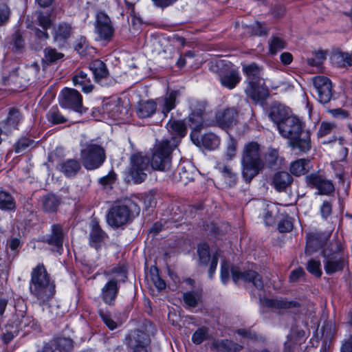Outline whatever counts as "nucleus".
I'll list each match as a JSON object with an SVG mask.
<instances>
[{"instance_id": "58836bf2", "label": "nucleus", "mask_w": 352, "mask_h": 352, "mask_svg": "<svg viewBox=\"0 0 352 352\" xmlns=\"http://www.w3.org/2000/svg\"><path fill=\"white\" fill-rule=\"evenodd\" d=\"M202 146L209 150L218 148L220 144V139L214 133H208L204 134L201 140Z\"/></svg>"}, {"instance_id": "49530a36", "label": "nucleus", "mask_w": 352, "mask_h": 352, "mask_svg": "<svg viewBox=\"0 0 352 352\" xmlns=\"http://www.w3.org/2000/svg\"><path fill=\"white\" fill-rule=\"evenodd\" d=\"M332 60L338 64L340 67H344L346 65H352V54L346 53H336L332 56Z\"/></svg>"}, {"instance_id": "de8ad7c7", "label": "nucleus", "mask_w": 352, "mask_h": 352, "mask_svg": "<svg viewBox=\"0 0 352 352\" xmlns=\"http://www.w3.org/2000/svg\"><path fill=\"white\" fill-rule=\"evenodd\" d=\"M277 213V208L276 206H267L264 214V221L266 226H270L275 223V216Z\"/></svg>"}, {"instance_id": "4be33fe9", "label": "nucleus", "mask_w": 352, "mask_h": 352, "mask_svg": "<svg viewBox=\"0 0 352 352\" xmlns=\"http://www.w3.org/2000/svg\"><path fill=\"white\" fill-rule=\"evenodd\" d=\"M106 233L101 229L97 221H92L89 232V245L98 250L101 247L107 238Z\"/></svg>"}, {"instance_id": "423d86ee", "label": "nucleus", "mask_w": 352, "mask_h": 352, "mask_svg": "<svg viewBox=\"0 0 352 352\" xmlns=\"http://www.w3.org/2000/svg\"><path fill=\"white\" fill-rule=\"evenodd\" d=\"M173 146L170 140L166 139L157 143L151 158V166L155 170L166 171L170 168V153Z\"/></svg>"}, {"instance_id": "f3484780", "label": "nucleus", "mask_w": 352, "mask_h": 352, "mask_svg": "<svg viewBox=\"0 0 352 352\" xmlns=\"http://www.w3.org/2000/svg\"><path fill=\"white\" fill-rule=\"evenodd\" d=\"M238 112L234 108H227L218 111L214 116L212 125L223 129H230L236 124Z\"/></svg>"}, {"instance_id": "1a4fd4ad", "label": "nucleus", "mask_w": 352, "mask_h": 352, "mask_svg": "<svg viewBox=\"0 0 352 352\" xmlns=\"http://www.w3.org/2000/svg\"><path fill=\"white\" fill-rule=\"evenodd\" d=\"M150 335L140 329L131 331L126 338V344L132 352H151Z\"/></svg>"}, {"instance_id": "5fc2aeb1", "label": "nucleus", "mask_w": 352, "mask_h": 352, "mask_svg": "<svg viewBox=\"0 0 352 352\" xmlns=\"http://www.w3.org/2000/svg\"><path fill=\"white\" fill-rule=\"evenodd\" d=\"M336 128V126L333 123L322 122L320 125L318 136L319 138L324 137L330 134Z\"/></svg>"}, {"instance_id": "39448f33", "label": "nucleus", "mask_w": 352, "mask_h": 352, "mask_svg": "<svg viewBox=\"0 0 352 352\" xmlns=\"http://www.w3.org/2000/svg\"><path fill=\"white\" fill-rule=\"evenodd\" d=\"M80 159L83 166L88 170L98 168L106 159L103 147L92 141L87 143L80 152Z\"/></svg>"}, {"instance_id": "9d476101", "label": "nucleus", "mask_w": 352, "mask_h": 352, "mask_svg": "<svg viewBox=\"0 0 352 352\" xmlns=\"http://www.w3.org/2000/svg\"><path fill=\"white\" fill-rule=\"evenodd\" d=\"M94 31L96 39L100 41L109 42L113 37L114 28L109 16L103 12H98L96 16Z\"/></svg>"}, {"instance_id": "4d7b16f0", "label": "nucleus", "mask_w": 352, "mask_h": 352, "mask_svg": "<svg viewBox=\"0 0 352 352\" xmlns=\"http://www.w3.org/2000/svg\"><path fill=\"white\" fill-rule=\"evenodd\" d=\"M248 32L250 35L262 36L267 34V30L261 23L256 21L251 27H248Z\"/></svg>"}, {"instance_id": "0e129e2a", "label": "nucleus", "mask_w": 352, "mask_h": 352, "mask_svg": "<svg viewBox=\"0 0 352 352\" xmlns=\"http://www.w3.org/2000/svg\"><path fill=\"white\" fill-rule=\"evenodd\" d=\"M37 21L39 25L44 30H47L52 25V21L50 16L42 13L38 14Z\"/></svg>"}, {"instance_id": "f257e3e1", "label": "nucleus", "mask_w": 352, "mask_h": 352, "mask_svg": "<svg viewBox=\"0 0 352 352\" xmlns=\"http://www.w3.org/2000/svg\"><path fill=\"white\" fill-rule=\"evenodd\" d=\"M302 122L292 115L278 125V130L282 137L288 139L289 145L293 151L307 153L311 147L309 131L303 130Z\"/></svg>"}, {"instance_id": "13d9d810", "label": "nucleus", "mask_w": 352, "mask_h": 352, "mask_svg": "<svg viewBox=\"0 0 352 352\" xmlns=\"http://www.w3.org/2000/svg\"><path fill=\"white\" fill-rule=\"evenodd\" d=\"M236 142L234 139L231 138L228 142L225 153L227 160H231L236 156Z\"/></svg>"}, {"instance_id": "ea45409f", "label": "nucleus", "mask_w": 352, "mask_h": 352, "mask_svg": "<svg viewBox=\"0 0 352 352\" xmlns=\"http://www.w3.org/2000/svg\"><path fill=\"white\" fill-rule=\"evenodd\" d=\"M30 290L43 302L48 301L55 294L54 287H30Z\"/></svg>"}, {"instance_id": "0eeeda50", "label": "nucleus", "mask_w": 352, "mask_h": 352, "mask_svg": "<svg viewBox=\"0 0 352 352\" xmlns=\"http://www.w3.org/2000/svg\"><path fill=\"white\" fill-rule=\"evenodd\" d=\"M150 160L148 157L140 153H135L130 157L129 175L135 184L144 182L149 172Z\"/></svg>"}, {"instance_id": "20e7f679", "label": "nucleus", "mask_w": 352, "mask_h": 352, "mask_svg": "<svg viewBox=\"0 0 352 352\" xmlns=\"http://www.w3.org/2000/svg\"><path fill=\"white\" fill-rule=\"evenodd\" d=\"M140 208L131 199H127L113 206L107 215L108 224L119 228L140 214Z\"/></svg>"}, {"instance_id": "412c9836", "label": "nucleus", "mask_w": 352, "mask_h": 352, "mask_svg": "<svg viewBox=\"0 0 352 352\" xmlns=\"http://www.w3.org/2000/svg\"><path fill=\"white\" fill-rule=\"evenodd\" d=\"M263 287H253V289L251 291L252 294H258L259 296L260 303L265 307L272 308V309H287L291 306V302H287L283 300H278L276 298H268L265 297L261 296V293Z\"/></svg>"}, {"instance_id": "a211bd4d", "label": "nucleus", "mask_w": 352, "mask_h": 352, "mask_svg": "<svg viewBox=\"0 0 352 352\" xmlns=\"http://www.w3.org/2000/svg\"><path fill=\"white\" fill-rule=\"evenodd\" d=\"M31 282L34 286H54V281L43 264H38L31 272Z\"/></svg>"}, {"instance_id": "c9c22d12", "label": "nucleus", "mask_w": 352, "mask_h": 352, "mask_svg": "<svg viewBox=\"0 0 352 352\" xmlns=\"http://www.w3.org/2000/svg\"><path fill=\"white\" fill-rule=\"evenodd\" d=\"M126 278V270L123 267H118L112 271L111 276L104 286H117L124 283Z\"/></svg>"}, {"instance_id": "37998d69", "label": "nucleus", "mask_w": 352, "mask_h": 352, "mask_svg": "<svg viewBox=\"0 0 352 352\" xmlns=\"http://www.w3.org/2000/svg\"><path fill=\"white\" fill-rule=\"evenodd\" d=\"M146 279L148 286H165V283L159 276L158 270L155 267H151L150 272L146 273Z\"/></svg>"}, {"instance_id": "f704fd0d", "label": "nucleus", "mask_w": 352, "mask_h": 352, "mask_svg": "<svg viewBox=\"0 0 352 352\" xmlns=\"http://www.w3.org/2000/svg\"><path fill=\"white\" fill-rule=\"evenodd\" d=\"M264 166L272 168L279 166L281 163V158L279 156L278 149L270 148L264 155Z\"/></svg>"}, {"instance_id": "3c124183", "label": "nucleus", "mask_w": 352, "mask_h": 352, "mask_svg": "<svg viewBox=\"0 0 352 352\" xmlns=\"http://www.w3.org/2000/svg\"><path fill=\"white\" fill-rule=\"evenodd\" d=\"M118 294V287H103L102 296L104 301L109 305L114 300Z\"/></svg>"}, {"instance_id": "9b49d317", "label": "nucleus", "mask_w": 352, "mask_h": 352, "mask_svg": "<svg viewBox=\"0 0 352 352\" xmlns=\"http://www.w3.org/2000/svg\"><path fill=\"white\" fill-rule=\"evenodd\" d=\"M217 67L221 68L218 74L221 85L229 89H234L241 80L238 69L230 63H225L224 60L217 62Z\"/></svg>"}, {"instance_id": "dca6fc26", "label": "nucleus", "mask_w": 352, "mask_h": 352, "mask_svg": "<svg viewBox=\"0 0 352 352\" xmlns=\"http://www.w3.org/2000/svg\"><path fill=\"white\" fill-rule=\"evenodd\" d=\"M313 83L318 93V101L326 104L332 98V85L331 80L323 76H317L313 78Z\"/></svg>"}, {"instance_id": "5701e85b", "label": "nucleus", "mask_w": 352, "mask_h": 352, "mask_svg": "<svg viewBox=\"0 0 352 352\" xmlns=\"http://www.w3.org/2000/svg\"><path fill=\"white\" fill-rule=\"evenodd\" d=\"M293 182L292 175L285 171L276 173L273 177L272 185L278 192L286 191Z\"/></svg>"}, {"instance_id": "f03ea898", "label": "nucleus", "mask_w": 352, "mask_h": 352, "mask_svg": "<svg viewBox=\"0 0 352 352\" xmlns=\"http://www.w3.org/2000/svg\"><path fill=\"white\" fill-rule=\"evenodd\" d=\"M242 72L245 76L247 86L245 93L255 101L263 100L268 95V89L263 78V67L255 63H241Z\"/></svg>"}, {"instance_id": "79ce46f5", "label": "nucleus", "mask_w": 352, "mask_h": 352, "mask_svg": "<svg viewBox=\"0 0 352 352\" xmlns=\"http://www.w3.org/2000/svg\"><path fill=\"white\" fill-rule=\"evenodd\" d=\"M47 120L53 124L65 123L68 119L62 115L59 109L54 107L50 109L47 114Z\"/></svg>"}, {"instance_id": "c756f323", "label": "nucleus", "mask_w": 352, "mask_h": 352, "mask_svg": "<svg viewBox=\"0 0 352 352\" xmlns=\"http://www.w3.org/2000/svg\"><path fill=\"white\" fill-rule=\"evenodd\" d=\"M168 131L172 135L174 142L176 139H181L186 134V126L184 121L170 120L166 124Z\"/></svg>"}, {"instance_id": "473e14b6", "label": "nucleus", "mask_w": 352, "mask_h": 352, "mask_svg": "<svg viewBox=\"0 0 352 352\" xmlns=\"http://www.w3.org/2000/svg\"><path fill=\"white\" fill-rule=\"evenodd\" d=\"M330 236V232H313L307 235V245L318 248L322 245Z\"/></svg>"}, {"instance_id": "a19ab883", "label": "nucleus", "mask_w": 352, "mask_h": 352, "mask_svg": "<svg viewBox=\"0 0 352 352\" xmlns=\"http://www.w3.org/2000/svg\"><path fill=\"white\" fill-rule=\"evenodd\" d=\"M74 348L73 340L69 338H58L55 341L54 349L56 352H70Z\"/></svg>"}, {"instance_id": "aec40b11", "label": "nucleus", "mask_w": 352, "mask_h": 352, "mask_svg": "<svg viewBox=\"0 0 352 352\" xmlns=\"http://www.w3.org/2000/svg\"><path fill=\"white\" fill-rule=\"evenodd\" d=\"M179 94L177 91H170L164 96L158 98L156 100L157 107H159L160 111L166 117L168 113L176 107L177 98Z\"/></svg>"}, {"instance_id": "a18cd8bd", "label": "nucleus", "mask_w": 352, "mask_h": 352, "mask_svg": "<svg viewBox=\"0 0 352 352\" xmlns=\"http://www.w3.org/2000/svg\"><path fill=\"white\" fill-rule=\"evenodd\" d=\"M286 47L285 41L278 37H272L269 41L270 52L272 54H276L278 52L283 50Z\"/></svg>"}, {"instance_id": "bb28decb", "label": "nucleus", "mask_w": 352, "mask_h": 352, "mask_svg": "<svg viewBox=\"0 0 352 352\" xmlns=\"http://www.w3.org/2000/svg\"><path fill=\"white\" fill-rule=\"evenodd\" d=\"M80 164L78 161L69 159L60 162L57 168L67 177H74L80 169Z\"/></svg>"}, {"instance_id": "c03bdc74", "label": "nucleus", "mask_w": 352, "mask_h": 352, "mask_svg": "<svg viewBox=\"0 0 352 352\" xmlns=\"http://www.w3.org/2000/svg\"><path fill=\"white\" fill-rule=\"evenodd\" d=\"M58 204V199L54 195H48L43 199V206L44 210L47 212L56 211Z\"/></svg>"}, {"instance_id": "ddd939ff", "label": "nucleus", "mask_w": 352, "mask_h": 352, "mask_svg": "<svg viewBox=\"0 0 352 352\" xmlns=\"http://www.w3.org/2000/svg\"><path fill=\"white\" fill-rule=\"evenodd\" d=\"M59 104L63 108L82 113V98L81 94L74 89L64 88L59 96Z\"/></svg>"}, {"instance_id": "6e6552de", "label": "nucleus", "mask_w": 352, "mask_h": 352, "mask_svg": "<svg viewBox=\"0 0 352 352\" xmlns=\"http://www.w3.org/2000/svg\"><path fill=\"white\" fill-rule=\"evenodd\" d=\"M340 245H335L330 248L323 250L324 271L328 274H333L342 270L344 267V258Z\"/></svg>"}, {"instance_id": "69168bd1", "label": "nucleus", "mask_w": 352, "mask_h": 352, "mask_svg": "<svg viewBox=\"0 0 352 352\" xmlns=\"http://www.w3.org/2000/svg\"><path fill=\"white\" fill-rule=\"evenodd\" d=\"M12 42L14 47L16 50H20L23 47L24 41L22 38V36L19 32H16L12 37Z\"/></svg>"}, {"instance_id": "2eb2a0df", "label": "nucleus", "mask_w": 352, "mask_h": 352, "mask_svg": "<svg viewBox=\"0 0 352 352\" xmlns=\"http://www.w3.org/2000/svg\"><path fill=\"white\" fill-rule=\"evenodd\" d=\"M305 182L309 187L318 190V195H328L334 190L332 182L317 173L307 175Z\"/></svg>"}, {"instance_id": "a878e982", "label": "nucleus", "mask_w": 352, "mask_h": 352, "mask_svg": "<svg viewBox=\"0 0 352 352\" xmlns=\"http://www.w3.org/2000/svg\"><path fill=\"white\" fill-rule=\"evenodd\" d=\"M290 113L289 108L278 104L272 106L269 116L278 128L280 123L283 122L287 118L292 116Z\"/></svg>"}, {"instance_id": "393cba45", "label": "nucleus", "mask_w": 352, "mask_h": 352, "mask_svg": "<svg viewBox=\"0 0 352 352\" xmlns=\"http://www.w3.org/2000/svg\"><path fill=\"white\" fill-rule=\"evenodd\" d=\"M157 110V103L155 100H148L140 101L135 107V112L140 118L151 117Z\"/></svg>"}, {"instance_id": "338daca9", "label": "nucleus", "mask_w": 352, "mask_h": 352, "mask_svg": "<svg viewBox=\"0 0 352 352\" xmlns=\"http://www.w3.org/2000/svg\"><path fill=\"white\" fill-rule=\"evenodd\" d=\"M184 300L188 305L195 307L199 300V297L191 292H188L184 294Z\"/></svg>"}, {"instance_id": "603ef678", "label": "nucleus", "mask_w": 352, "mask_h": 352, "mask_svg": "<svg viewBox=\"0 0 352 352\" xmlns=\"http://www.w3.org/2000/svg\"><path fill=\"white\" fill-rule=\"evenodd\" d=\"M325 59V52L323 51H319L315 52L312 57L308 58L307 62L311 66L319 67L322 64Z\"/></svg>"}, {"instance_id": "2f4dec72", "label": "nucleus", "mask_w": 352, "mask_h": 352, "mask_svg": "<svg viewBox=\"0 0 352 352\" xmlns=\"http://www.w3.org/2000/svg\"><path fill=\"white\" fill-rule=\"evenodd\" d=\"M212 346L218 352H237L243 348L241 345L229 340H214Z\"/></svg>"}, {"instance_id": "bf43d9fd", "label": "nucleus", "mask_w": 352, "mask_h": 352, "mask_svg": "<svg viewBox=\"0 0 352 352\" xmlns=\"http://www.w3.org/2000/svg\"><path fill=\"white\" fill-rule=\"evenodd\" d=\"M208 331L206 328L201 327L198 329L192 336V341L196 344H201L207 338Z\"/></svg>"}, {"instance_id": "72a5a7b5", "label": "nucleus", "mask_w": 352, "mask_h": 352, "mask_svg": "<svg viewBox=\"0 0 352 352\" xmlns=\"http://www.w3.org/2000/svg\"><path fill=\"white\" fill-rule=\"evenodd\" d=\"M20 120V113L15 109H10L8 116L5 121L3 130L6 133H11L13 130L17 129V125Z\"/></svg>"}, {"instance_id": "7c9ffc66", "label": "nucleus", "mask_w": 352, "mask_h": 352, "mask_svg": "<svg viewBox=\"0 0 352 352\" xmlns=\"http://www.w3.org/2000/svg\"><path fill=\"white\" fill-rule=\"evenodd\" d=\"M89 67L92 72L96 82H100L102 79L107 78L109 76V71L105 63L99 59L93 60L89 64Z\"/></svg>"}, {"instance_id": "774afa93", "label": "nucleus", "mask_w": 352, "mask_h": 352, "mask_svg": "<svg viewBox=\"0 0 352 352\" xmlns=\"http://www.w3.org/2000/svg\"><path fill=\"white\" fill-rule=\"evenodd\" d=\"M292 223L290 220L284 219L278 223V230L280 232H287L292 229Z\"/></svg>"}, {"instance_id": "b1692460", "label": "nucleus", "mask_w": 352, "mask_h": 352, "mask_svg": "<svg viewBox=\"0 0 352 352\" xmlns=\"http://www.w3.org/2000/svg\"><path fill=\"white\" fill-rule=\"evenodd\" d=\"M73 32L72 27L67 23H60L53 30V38L55 42L63 44L70 37Z\"/></svg>"}, {"instance_id": "6e6d98bb", "label": "nucleus", "mask_w": 352, "mask_h": 352, "mask_svg": "<svg viewBox=\"0 0 352 352\" xmlns=\"http://www.w3.org/2000/svg\"><path fill=\"white\" fill-rule=\"evenodd\" d=\"M10 9L5 3H0V26L6 25L10 16Z\"/></svg>"}, {"instance_id": "cd10ccee", "label": "nucleus", "mask_w": 352, "mask_h": 352, "mask_svg": "<svg viewBox=\"0 0 352 352\" xmlns=\"http://www.w3.org/2000/svg\"><path fill=\"white\" fill-rule=\"evenodd\" d=\"M72 82L76 87L80 88L85 94H89L94 89L91 79L85 72L80 71L77 72L72 77Z\"/></svg>"}, {"instance_id": "f8f14e48", "label": "nucleus", "mask_w": 352, "mask_h": 352, "mask_svg": "<svg viewBox=\"0 0 352 352\" xmlns=\"http://www.w3.org/2000/svg\"><path fill=\"white\" fill-rule=\"evenodd\" d=\"M190 107L192 113L188 116V125L193 131L190 136L195 142L194 132L199 131L204 127L212 125V124H208L204 120V113L206 109L205 102L195 101L192 102Z\"/></svg>"}, {"instance_id": "680f3d73", "label": "nucleus", "mask_w": 352, "mask_h": 352, "mask_svg": "<svg viewBox=\"0 0 352 352\" xmlns=\"http://www.w3.org/2000/svg\"><path fill=\"white\" fill-rule=\"evenodd\" d=\"M320 214L324 219H327L332 213V204L329 201H324L320 207Z\"/></svg>"}, {"instance_id": "7ed1b4c3", "label": "nucleus", "mask_w": 352, "mask_h": 352, "mask_svg": "<svg viewBox=\"0 0 352 352\" xmlns=\"http://www.w3.org/2000/svg\"><path fill=\"white\" fill-rule=\"evenodd\" d=\"M242 175L247 182H250L264 168L260 145L256 142L245 144L241 157Z\"/></svg>"}, {"instance_id": "6ab92c4d", "label": "nucleus", "mask_w": 352, "mask_h": 352, "mask_svg": "<svg viewBox=\"0 0 352 352\" xmlns=\"http://www.w3.org/2000/svg\"><path fill=\"white\" fill-rule=\"evenodd\" d=\"M66 232L60 224H53L51 226V232L47 234L43 241L54 247V250L59 251L63 248V244Z\"/></svg>"}, {"instance_id": "4468645a", "label": "nucleus", "mask_w": 352, "mask_h": 352, "mask_svg": "<svg viewBox=\"0 0 352 352\" xmlns=\"http://www.w3.org/2000/svg\"><path fill=\"white\" fill-rule=\"evenodd\" d=\"M230 271L232 280L235 284L241 281L245 283H252L254 286L263 285L261 276L253 270H241L239 267L232 266Z\"/></svg>"}, {"instance_id": "e433bc0d", "label": "nucleus", "mask_w": 352, "mask_h": 352, "mask_svg": "<svg viewBox=\"0 0 352 352\" xmlns=\"http://www.w3.org/2000/svg\"><path fill=\"white\" fill-rule=\"evenodd\" d=\"M309 161L305 159L297 160L290 164V172L292 175L300 176L309 170Z\"/></svg>"}, {"instance_id": "e2e57ef3", "label": "nucleus", "mask_w": 352, "mask_h": 352, "mask_svg": "<svg viewBox=\"0 0 352 352\" xmlns=\"http://www.w3.org/2000/svg\"><path fill=\"white\" fill-rule=\"evenodd\" d=\"M100 316L104 323L109 327V329L114 330L117 328L118 323L111 318L109 314L100 311Z\"/></svg>"}, {"instance_id": "8fccbe9b", "label": "nucleus", "mask_w": 352, "mask_h": 352, "mask_svg": "<svg viewBox=\"0 0 352 352\" xmlns=\"http://www.w3.org/2000/svg\"><path fill=\"white\" fill-rule=\"evenodd\" d=\"M197 253L200 263L206 265L210 258L209 246L206 243L200 244L197 248Z\"/></svg>"}, {"instance_id": "c85d7f7f", "label": "nucleus", "mask_w": 352, "mask_h": 352, "mask_svg": "<svg viewBox=\"0 0 352 352\" xmlns=\"http://www.w3.org/2000/svg\"><path fill=\"white\" fill-rule=\"evenodd\" d=\"M103 113H107V116L111 118L113 120H122V115L124 109L121 105L120 100H111L106 102L103 105Z\"/></svg>"}, {"instance_id": "052dcab7", "label": "nucleus", "mask_w": 352, "mask_h": 352, "mask_svg": "<svg viewBox=\"0 0 352 352\" xmlns=\"http://www.w3.org/2000/svg\"><path fill=\"white\" fill-rule=\"evenodd\" d=\"M34 142L28 138H21L15 144V152L21 153L32 146Z\"/></svg>"}, {"instance_id": "864d4df0", "label": "nucleus", "mask_w": 352, "mask_h": 352, "mask_svg": "<svg viewBox=\"0 0 352 352\" xmlns=\"http://www.w3.org/2000/svg\"><path fill=\"white\" fill-rule=\"evenodd\" d=\"M307 269L311 274L320 277L322 274L320 262L318 260L310 259L307 262Z\"/></svg>"}, {"instance_id": "09e8293b", "label": "nucleus", "mask_w": 352, "mask_h": 352, "mask_svg": "<svg viewBox=\"0 0 352 352\" xmlns=\"http://www.w3.org/2000/svg\"><path fill=\"white\" fill-rule=\"evenodd\" d=\"M62 53L58 52L56 49L47 47L44 50V60L47 63H54L63 57Z\"/></svg>"}, {"instance_id": "4c0bfd02", "label": "nucleus", "mask_w": 352, "mask_h": 352, "mask_svg": "<svg viewBox=\"0 0 352 352\" xmlns=\"http://www.w3.org/2000/svg\"><path fill=\"white\" fill-rule=\"evenodd\" d=\"M16 207V203L13 197L8 192L0 191V210H12Z\"/></svg>"}]
</instances>
